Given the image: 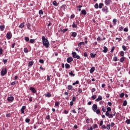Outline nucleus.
<instances>
[{
    "label": "nucleus",
    "mask_w": 130,
    "mask_h": 130,
    "mask_svg": "<svg viewBox=\"0 0 130 130\" xmlns=\"http://www.w3.org/2000/svg\"><path fill=\"white\" fill-rule=\"evenodd\" d=\"M24 40H25V41H26V42H28V41H29V37H25Z\"/></svg>",
    "instance_id": "4c0bfd02"
},
{
    "label": "nucleus",
    "mask_w": 130,
    "mask_h": 130,
    "mask_svg": "<svg viewBox=\"0 0 130 130\" xmlns=\"http://www.w3.org/2000/svg\"><path fill=\"white\" fill-rule=\"evenodd\" d=\"M117 22V20H116V19H114L113 20V24L114 25H116V22Z\"/></svg>",
    "instance_id": "c9c22d12"
},
{
    "label": "nucleus",
    "mask_w": 130,
    "mask_h": 130,
    "mask_svg": "<svg viewBox=\"0 0 130 130\" xmlns=\"http://www.w3.org/2000/svg\"><path fill=\"white\" fill-rule=\"evenodd\" d=\"M122 39H121V38H116V40H118V42L121 41Z\"/></svg>",
    "instance_id": "6e6d98bb"
},
{
    "label": "nucleus",
    "mask_w": 130,
    "mask_h": 130,
    "mask_svg": "<svg viewBox=\"0 0 130 130\" xmlns=\"http://www.w3.org/2000/svg\"><path fill=\"white\" fill-rule=\"evenodd\" d=\"M107 111L105 113V115L106 116H108L109 115V112H111V108L110 107H108L107 108Z\"/></svg>",
    "instance_id": "39448f33"
},
{
    "label": "nucleus",
    "mask_w": 130,
    "mask_h": 130,
    "mask_svg": "<svg viewBox=\"0 0 130 130\" xmlns=\"http://www.w3.org/2000/svg\"><path fill=\"white\" fill-rule=\"evenodd\" d=\"M94 71H95V67H92L90 70V74H93V73H94Z\"/></svg>",
    "instance_id": "4468645a"
},
{
    "label": "nucleus",
    "mask_w": 130,
    "mask_h": 130,
    "mask_svg": "<svg viewBox=\"0 0 130 130\" xmlns=\"http://www.w3.org/2000/svg\"><path fill=\"white\" fill-rule=\"evenodd\" d=\"M98 127V125H97V124H94L93 125V128H97Z\"/></svg>",
    "instance_id": "79ce46f5"
},
{
    "label": "nucleus",
    "mask_w": 130,
    "mask_h": 130,
    "mask_svg": "<svg viewBox=\"0 0 130 130\" xmlns=\"http://www.w3.org/2000/svg\"><path fill=\"white\" fill-rule=\"evenodd\" d=\"M42 41L43 42V46H45L46 48H48V47H49L50 44H49L48 40H47L45 36L42 37Z\"/></svg>",
    "instance_id": "f257e3e1"
},
{
    "label": "nucleus",
    "mask_w": 130,
    "mask_h": 130,
    "mask_svg": "<svg viewBox=\"0 0 130 130\" xmlns=\"http://www.w3.org/2000/svg\"><path fill=\"white\" fill-rule=\"evenodd\" d=\"M110 3H111V0H106L105 4L106 6H109V5H110Z\"/></svg>",
    "instance_id": "9d476101"
},
{
    "label": "nucleus",
    "mask_w": 130,
    "mask_h": 130,
    "mask_svg": "<svg viewBox=\"0 0 130 130\" xmlns=\"http://www.w3.org/2000/svg\"><path fill=\"white\" fill-rule=\"evenodd\" d=\"M55 106L58 107V106H59V102H56L55 103Z\"/></svg>",
    "instance_id": "f704fd0d"
},
{
    "label": "nucleus",
    "mask_w": 130,
    "mask_h": 130,
    "mask_svg": "<svg viewBox=\"0 0 130 130\" xmlns=\"http://www.w3.org/2000/svg\"><path fill=\"white\" fill-rule=\"evenodd\" d=\"M72 36H73V37H76L77 36V32H73L72 34Z\"/></svg>",
    "instance_id": "e433bc0d"
},
{
    "label": "nucleus",
    "mask_w": 130,
    "mask_h": 130,
    "mask_svg": "<svg viewBox=\"0 0 130 130\" xmlns=\"http://www.w3.org/2000/svg\"><path fill=\"white\" fill-rule=\"evenodd\" d=\"M124 96V93L122 92L120 94V98H122Z\"/></svg>",
    "instance_id": "09e8293b"
},
{
    "label": "nucleus",
    "mask_w": 130,
    "mask_h": 130,
    "mask_svg": "<svg viewBox=\"0 0 130 130\" xmlns=\"http://www.w3.org/2000/svg\"><path fill=\"white\" fill-rule=\"evenodd\" d=\"M16 84H18V82L17 81H14L11 83V86H14V85H16Z\"/></svg>",
    "instance_id": "72a5a7b5"
},
{
    "label": "nucleus",
    "mask_w": 130,
    "mask_h": 130,
    "mask_svg": "<svg viewBox=\"0 0 130 130\" xmlns=\"http://www.w3.org/2000/svg\"><path fill=\"white\" fill-rule=\"evenodd\" d=\"M13 37V35L12 34V32L11 31H8L7 35H6V37L7 39H11L12 37Z\"/></svg>",
    "instance_id": "7ed1b4c3"
},
{
    "label": "nucleus",
    "mask_w": 130,
    "mask_h": 130,
    "mask_svg": "<svg viewBox=\"0 0 130 130\" xmlns=\"http://www.w3.org/2000/svg\"><path fill=\"white\" fill-rule=\"evenodd\" d=\"M45 97L50 98L51 97V94L49 92H47V93L45 94Z\"/></svg>",
    "instance_id": "a211bd4d"
},
{
    "label": "nucleus",
    "mask_w": 130,
    "mask_h": 130,
    "mask_svg": "<svg viewBox=\"0 0 130 130\" xmlns=\"http://www.w3.org/2000/svg\"><path fill=\"white\" fill-rule=\"evenodd\" d=\"M65 67H66V69H70V68H71V66L69 65V64L68 63H66Z\"/></svg>",
    "instance_id": "a878e982"
},
{
    "label": "nucleus",
    "mask_w": 130,
    "mask_h": 130,
    "mask_svg": "<svg viewBox=\"0 0 130 130\" xmlns=\"http://www.w3.org/2000/svg\"><path fill=\"white\" fill-rule=\"evenodd\" d=\"M68 30H69L68 28H66V29H61V32H62V33H66V32H67V31H68Z\"/></svg>",
    "instance_id": "7c9ffc66"
},
{
    "label": "nucleus",
    "mask_w": 130,
    "mask_h": 130,
    "mask_svg": "<svg viewBox=\"0 0 130 130\" xmlns=\"http://www.w3.org/2000/svg\"><path fill=\"white\" fill-rule=\"evenodd\" d=\"M3 51H4V50H3V48H0V54H1V55H2V54H3Z\"/></svg>",
    "instance_id": "13d9d810"
},
{
    "label": "nucleus",
    "mask_w": 130,
    "mask_h": 130,
    "mask_svg": "<svg viewBox=\"0 0 130 130\" xmlns=\"http://www.w3.org/2000/svg\"><path fill=\"white\" fill-rule=\"evenodd\" d=\"M68 90H72V91L73 90V86L72 85H68Z\"/></svg>",
    "instance_id": "c85d7f7f"
},
{
    "label": "nucleus",
    "mask_w": 130,
    "mask_h": 130,
    "mask_svg": "<svg viewBox=\"0 0 130 130\" xmlns=\"http://www.w3.org/2000/svg\"><path fill=\"white\" fill-rule=\"evenodd\" d=\"M5 30V25H0V30L4 31Z\"/></svg>",
    "instance_id": "5701e85b"
},
{
    "label": "nucleus",
    "mask_w": 130,
    "mask_h": 130,
    "mask_svg": "<svg viewBox=\"0 0 130 130\" xmlns=\"http://www.w3.org/2000/svg\"><path fill=\"white\" fill-rule=\"evenodd\" d=\"M103 52L105 53H106L108 51V48H107V47L104 46V50H103Z\"/></svg>",
    "instance_id": "ddd939ff"
},
{
    "label": "nucleus",
    "mask_w": 130,
    "mask_h": 130,
    "mask_svg": "<svg viewBox=\"0 0 130 130\" xmlns=\"http://www.w3.org/2000/svg\"><path fill=\"white\" fill-rule=\"evenodd\" d=\"M39 15H43V11L42 10H39Z\"/></svg>",
    "instance_id": "8fccbe9b"
},
{
    "label": "nucleus",
    "mask_w": 130,
    "mask_h": 130,
    "mask_svg": "<svg viewBox=\"0 0 130 130\" xmlns=\"http://www.w3.org/2000/svg\"><path fill=\"white\" fill-rule=\"evenodd\" d=\"M24 52L25 53H28V49H27V48H25L24 49Z\"/></svg>",
    "instance_id": "3c124183"
},
{
    "label": "nucleus",
    "mask_w": 130,
    "mask_h": 130,
    "mask_svg": "<svg viewBox=\"0 0 130 130\" xmlns=\"http://www.w3.org/2000/svg\"><path fill=\"white\" fill-rule=\"evenodd\" d=\"M21 109L22 110H25V109H26V107H25V106H23L22 107V108H21Z\"/></svg>",
    "instance_id": "69168bd1"
},
{
    "label": "nucleus",
    "mask_w": 130,
    "mask_h": 130,
    "mask_svg": "<svg viewBox=\"0 0 130 130\" xmlns=\"http://www.w3.org/2000/svg\"><path fill=\"white\" fill-rule=\"evenodd\" d=\"M34 64V62L33 61H29L28 63V67H32Z\"/></svg>",
    "instance_id": "aec40b11"
},
{
    "label": "nucleus",
    "mask_w": 130,
    "mask_h": 130,
    "mask_svg": "<svg viewBox=\"0 0 130 130\" xmlns=\"http://www.w3.org/2000/svg\"><path fill=\"white\" fill-rule=\"evenodd\" d=\"M69 75L70 76H71V77H75V76H76V75L75 74H74V73H73V71H71L69 73Z\"/></svg>",
    "instance_id": "4be33fe9"
},
{
    "label": "nucleus",
    "mask_w": 130,
    "mask_h": 130,
    "mask_svg": "<svg viewBox=\"0 0 130 130\" xmlns=\"http://www.w3.org/2000/svg\"><path fill=\"white\" fill-rule=\"evenodd\" d=\"M94 112H96V114H100L101 111L100 109H96Z\"/></svg>",
    "instance_id": "473e14b6"
},
{
    "label": "nucleus",
    "mask_w": 130,
    "mask_h": 130,
    "mask_svg": "<svg viewBox=\"0 0 130 130\" xmlns=\"http://www.w3.org/2000/svg\"><path fill=\"white\" fill-rule=\"evenodd\" d=\"M103 98H102V96L101 95H99L98 98H97L95 100V101H96V102H99V101H101V100H102Z\"/></svg>",
    "instance_id": "9b49d317"
},
{
    "label": "nucleus",
    "mask_w": 130,
    "mask_h": 130,
    "mask_svg": "<svg viewBox=\"0 0 130 130\" xmlns=\"http://www.w3.org/2000/svg\"><path fill=\"white\" fill-rule=\"evenodd\" d=\"M110 124H108L107 126L106 127V128H107V129L109 130L110 129Z\"/></svg>",
    "instance_id": "c03bdc74"
},
{
    "label": "nucleus",
    "mask_w": 130,
    "mask_h": 130,
    "mask_svg": "<svg viewBox=\"0 0 130 130\" xmlns=\"http://www.w3.org/2000/svg\"><path fill=\"white\" fill-rule=\"evenodd\" d=\"M29 90L32 92V93H36V89L34 87H30Z\"/></svg>",
    "instance_id": "f8f14e48"
},
{
    "label": "nucleus",
    "mask_w": 130,
    "mask_h": 130,
    "mask_svg": "<svg viewBox=\"0 0 130 130\" xmlns=\"http://www.w3.org/2000/svg\"><path fill=\"white\" fill-rule=\"evenodd\" d=\"M122 48L123 50H124V51H126V47H125V46L123 45L122 46Z\"/></svg>",
    "instance_id": "a19ab883"
},
{
    "label": "nucleus",
    "mask_w": 130,
    "mask_h": 130,
    "mask_svg": "<svg viewBox=\"0 0 130 130\" xmlns=\"http://www.w3.org/2000/svg\"><path fill=\"white\" fill-rule=\"evenodd\" d=\"M25 26V22H23L22 23H21L20 25H19V28H24V27Z\"/></svg>",
    "instance_id": "412c9836"
},
{
    "label": "nucleus",
    "mask_w": 130,
    "mask_h": 130,
    "mask_svg": "<svg viewBox=\"0 0 130 130\" xmlns=\"http://www.w3.org/2000/svg\"><path fill=\"white\" fill-rule=\"evenodd\" d=\"M102 111L104 112H106V108L104 107V106L102 107Z\"/></svg>",
    "instance_id": "49530a36"
},
{
    "label": "nucleus",
    "mask_w": 130,
    "mask_h": 130,
    "mask_svg": "<svg viewBox=\"0 0 130 130\" xmlns=\"http://www.w3.org/2000/svg\"><path fill=\"white\" fill-rule=\"evenodd\" d=\"M73 28H78V25L75 22H74L72 24Z\"/></svg>",
    "instance_id": "bb28decb"
},
{
    "label": "nucleus",
    "mask_w": 130,
    "mask_h": 130,
    "mask_svg": "<svg viewBox=\"0 0 130 130\" xmlns=\"http://www.w3.org/2000/svg\"><path fill=\"white\" fill-rule=\"evenodd\" d=\"M113 60H114V61H116L117 60V57L114 56L113 57Z\"/></svg>",
    "instance_id": "e2e57ef3"
},
{
    "label": "nucleus",
    "mask_w": 130,
    "mask_h": 130,
    "mask_svg": "<svg viewBox=\"0 0 130 130\" xmlns=\"http://www.w3.org/2000/svg\"><path fill=\"white\" fill-rule=\"evenodd\" d=\"M72 55L73 58H76V57L77 56V53H76V52H73Z\"/></svg>",
    "instance_id": "6ab92c4d"
},
{
    "label": "nucleus",
    "mask_w": 130,
    "mask_h": 130,
    "mask_svg": "<svg viewBox=\"0 0 130 130\" xmlns=\"http://www.w3.org/2000/svg\"><path fill=\"white\" fill-rule=\"evenodd\" d=\"M25 122H26V123H29V122H30V119L27 118L25 119Z\"/></svg>",
    "instance_id": "ea45409f"
},
{
    "label": "nucleus",
    "mask_w": 130,
    "mask_h": 130,
    "mask_svg": "<svg viewBox=\"0 0 130 130\" xmlns=\"http://www.w3.org/2000/svg\"><path fill=\"white\" fill-rule=\"evenodd\" d=\"M63 113H64V114H68L69 113V111L64 110Z\"/></svg>",
    "instance_id": "864d4df0"
},
{
    "label": "nucleus",
    "mask_w": 130,
    "mask_h": 130,
    "mask_svg": "<svg viewBox=\"0 0 130 130\" xmlns=\"http://www.w3.org/2000/svg\"><path fill=\"white\" fill-rule=\"evenodd\" d=\"M73 60V57H69L67 59V62H68V63H70V62H72Z\"/></svg>",
    "instance_id": "1a4fd4ad"
},
{
    "label": "nucleus",
    "mask_w": 130,
    "mask_h": 130,
    "mask_svg": "<svg viewBox=\"0 0 130 130\" xmlns=\"http://www.w3.org/2000/svg\"><path fill=\"white\" fill-rule=\"evenodd\" d=\"M100 125V126H102V125H103V120L101 121Z\"/></svg>",
    "instance_id": "338daca9"
},
{
    "label": "nucleus",
    "mask_w": 130,
    "mask_h": 130,
    "mask_svg": "<svg viewBox=\"0 0 130 130\" xmlns=\"http://www.w3.org/2000/svg\"><path fill=\"white\" fill-rule=\"evenodd\" d=\"M126 123L127 124H130V119H127L126 120Z\"/></svg>",
    "instance_id": "4d7b16f0"
},
{
    "label": "nucleus",
    "mask_w": 130,
    "mask_h": 130,
    "mask_svg": "<svg viewBox=\"0 0 130 130\" xmlns=\"http://www.w3.org/2000/svg\"><path fill=\"white\" fill-rule=\"evenodd\" d=\"M124 59H125V57H122L121 58H120V62H123V61H124Z\"/></svg>",
    "instance_id": "b1692460"
},
{
    "label": "nucleus",
    "mask_w": 130,
    "mask_h": 130,
    "mask_svg": "<svg viewBox=\"0 0 130 130\" xmlns=\"http://www.w3.org/2000/svg\"><path fill=\"white\" fill-rule=\"evenodd\" d=\"M126 105H127V102L126 101V100H125L123 102V106H126Z\"/></svg>",
    "instance_id": "2f4dec72"
},
{
    "label": "nucleus",
    "mask_w": 130,
    "mask_h": 130,
    "mask_svg": "<svg viewBox=\"0 0 130 130\" xmlns=\"http://www.w3.org/2000/svg\"><path fill=\"white\" fill-rule=\"evenodd\" d=\"M103 6H104V4H103V3H100L99 8L100 9H102V7H103Z\"/></svg>",
    "instance_id": "c756f323"
},
{
    "label": "nucleus",
    "mask_w": 130,
    "mask_h": 130,
    "mask_svg": "<svg viewBox=\"0 0 130 130\" xmlns=\"http://www.w3.org/2000/svg\"><path fill=\"white\" fill-rule=\"evenodd\" d=\"M7 68H3L1 72V76L4 77L5 75H7Z\"/></svg>",
    "instance_id": "f03ea898"
},
{
    "label": "nucleus",
    "mask_w": 130,
    "mask_h": 130,
    "mask_svg": "<svg viewBox=\"0 0 130 130\" xmlns=\"http://www.w3.org/2000/svg\"><path fill=\"white\" fill-rule=\"evenodd\" d=\"M27 29H28V30L31 29V24H30V23H27Z\"/></svg>",
    "instance_id": "393cba45"
},
{
    "label": "nucleus",
    "mask_w": 130,
    "mask_h": 130,
    "mask_svg": "<svg viewBox=\"0 0 130 130\" xmlns=\"http://www.w3.org/2000/svg\"><path fill=\"white\" fill-rule=\"evenodd\" d=\"M79 84H80V82L77 80L75 83H73V85L75 86V85H79Z\"/></svg>",
    "instance_id": "cd10ccee"
},
{
    "label": "nucleus",
    "mask_w": 130,
    "mask_h": 130,
    "mask_svg": "<svg viewBox=\"0 0 130 130\" xmlns=\"http://www.w3.org/2000/svg\"><path fill=\"white\" fill-rule=\"evenodd\" d=\"M97 54H93V53H90V56L91 58H95Z\"/></svg>",
    "instance_id": "dca6fc26"
},
{
    "label": "nucleus",
    "mask_w": 130,
    "mask_h": 130,
    "mask_svg": "<svg viewBox=\"0 0 130 130\" xmlns=\"http://www.w3.org/2000/svg\"><path fill=\"white\" fill-rule=\"evenodd\" d=\"M115 48V47H114V46L112 47V48L111 50V52H113L114 51Z\"/></svg>",
    "instance_id": "5fc2aeb1"
},
{
    "label": "nucleus",
    "mask_w": 130,
    "mask_h": 130,
    "mask_svg": "<svg viewBox=\"0 0 130 130\" xmlns=\"http://www.w3.org/2000/svg\"><path fill=\"white\" fill-rule=\"evenodd\" d=\"M102 11L105 12L106 14H107L109 11H108V7L105 6L104 8L102 9Z\"/></svg>",
    "instance_id": "423d86ee"
},
{
    "label": "nucleus",
    "mask_w": 130,
    "mask_h": 130,
    "mask_svg": "<svg viewBox=\"0 0 130 130\" xmlns=\"http://www.w3.org/2000/svg\"><path fill=\"white\" fill-rule=\"evenodd\" d=\"M108 105H109V106H112V103L110 102H108Z\"/></svg>",
    "instance_id": "680f3d73"
},
{
    "label": "nucleus",
    "mask_w": 130,
    "mask_h": 130,
    "mask_svg": "<svg viewBox=\"0 0 130 130\" xmlns=\"http://www.w3.org/2000/svg\"><path fill=\"white\" fill-rule=\"evenodd\" d=\"M72 102H76V97H75V96L73 97V98H72Z\"/></svg>",
    "instance_id": "0e129e2a"
},
{
    "label": "nucleus",
    "mask_w": 130,
    "mask_h": 130,
    "mask_svg": "<svg viewBox=\"0 0 130 130\" xmlns=\"http://www.w3.org/2000/svg\"><path fill=\"white\" fill-rule=\"evenodd\" d=\"M81 14L84 16H86V15H87V11H86L85 10H82L81 11Z\"/></svg>",
    "instance_id": "f3484780"
},
{
    "label": "nucleus",
    "mask_w": 130,
    "mask_h": 130,
    "mask_svg": "<svg viewBox=\"0 0 130 130\" xmlns=\"http://www.w3.org/2000/svg\"><path fill=\"white\" fill-rule=\"evenodd\" d=\"M115 115H116V112H114L113 114H112V113L110 114L109 113V115L108 116H108L109 117V118H113V116H115Z\"/></svg>",
    "instance_id": "20e7f679"
},
{
    "label": "nucleus",
    "mask_w": 130,
    "mask_h": 130,
    "mask_svg": "<svg viewBox=\"0 0 130 130\" xmlns=\"http://www.w3.org/2000/svg\"><path fill=\"white\" fill-rule=\"evenodd\" d=\"M94 8L95 9H98L99 8V5H98V4L96 3L94 5Z\"/></svg>",
    "instance_id": "de8ad7c7"
},
{
    "label": "nucleus",
    "mask_w": 130,
    "mask_h": 130,
    "mask_svg": "<svg viewBox=\"0 0 130 130\" xmlns=\"http://www.w3.org/2000/svg\"><path fill=\"white\" fill-rule=\"evenodd\" d=\"M120 55H121V56H124V52H123V51H121L120 52Z\"/></svg>",
    "instance_id": "a18cd8bd"
},
{
    "label": "nucleus",
    "mask_w": 130,
    "mask_h": 130,
    "mask_svg": "<svg viewBox=\"0 0 130 130\" xmlns=\"http://www.w3.org/2000/svg\"><path fill=\"white\" fill-rule=\"evenodd\" d=\"M92 99L95 100L96 98V95L94 94L91 96Z\"/></svg>",
    "instance_id": "bf43d9fd"
},
{
    "label": "nucleus",
    "mask_w": 130,
    "mask_h": 130,
    "mask_svg": "<svg viewBox=\"0 0 130 130\" xmlns=\"http://www.w3.org/2000/svg\"><path fill=\"white\" fill-rule=\"evenodd\" d=\"M53 6H54L55 7H57V3L56 2V1H54L53 2Z\"/></svg>",
    "instance_id": "58836bf2"
},
{
    "label": "nucleus",
    "mask_w": 130,
    "mask_h": 130,
    "mask_svg": "<svg viewBox=\"0 0 130 130\" xmlns=\"http://www.w3.org/2000/svg\"><path fill=\"white\" fill-rule=\"evenodd\" d=\"M14 96H9L7 98V101H8V102H12L14 101Z\"/></svg>",
    "instance_id": "0eeeda50"
},
{
    "label": "nucleus",
    "mask_w": 130,
    "mask_h": 130,
    "mask_svg": "<svg viewBox=\"0 0 130 130\" xmlns=\"http://www.w3.org/2000/svg\"><path fill=\"white\" fill-rule=\"evenodd\" d=\"M114 122H111V124H110V126H111L112 127L114 126Z\"/></svg>",
    "instance_id": "774afa93"
},
{
    "label": "nucleus",
    "mask_w": 130,
    "mask_h": 130,
    "mask_svg": "<svg viewBox=\"0 0 130 130\" xmlns=\"http://www.w3.org/2000/svg\"><path fill=\"white\" fill-rule=\"evenodd\" d=\"M98 108V106L96 104H93L92 106V110L93 111H96V109Z\"/></svg>",
    "instance_id": "6e6552de"
},
{
    "label": "nucleus",
    "mask_w": 130,
    "mask_h": 130,
    "mask_svg": "<svg viewBox=\"0 0 130 130\" xmlns=\"http://www.w3.org/2000/svg\"><path fill=\"white\" fill-rule=\"evenodd\" d=\"M39 62H40V63H44V60H43L42 59H41L39 60Z\"/></svg>",
    "instance_id": "603ef678"
},
{
    "label": "nucleus",
    "mask_w": 130,
    "mask_h": 130,
    "mask_svg": "<svg viewBox=\"0 0 130 130\" xmlns=\"http://www.w3.org/2000/svg\"><path fill=\"white\" fill-rule=\"evenodd\" d=\"M95 91H96V89L95 88H93L91 89V92L92 93H94V92H95Z\"/></svg>",
    "instance_id": "052dcab7"
},
{
    "label": "nucleus",
    "mask_w": 130,
    "mask_h": 130,
    "mask_svg": "<svg viewBox=\"0 0 130 130\" xmlns=\"http://www.w3.org/2000/svg\"><path fill=\"white\" fill-rule=\"evenodd\" d=\"M30 43H34L35 42V40L34 39H30L29 40Z\"/></svg>",
    "instance_id": "37998d69"
},
{
    "label": "nucleus",
    "mask_w": 130,
    "mask_h": 130,
    "mask_svg": "<svg viewBox=\"0 0 130 130\" xmlns=\"http://www.w3.org/2000/svg\"><path fill=\"white\" fill-rule=\"evenodd\" d=\"M82 45H85V43H84V42H80V43L78 44V47H81Z\"/></svg>",
    "instance_id": "2eb2a0df"
}]
</instances>
